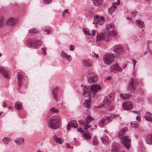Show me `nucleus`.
<instances>
[{
	"label": "nucleus",
	"mask_w": 152,
	"mask_h": 152,
	"mask_svg": "<svg viewBox=\"0 0 152 152\" xmlns=\"http://www.w3.org/2000/svg\"><path fill=\"white\" fill-rule=\"evenodd\" d=\"M126 127L123 128L121 130L118 134L119 137L122 139V142L125 146L127 149L129 148V146L131 143V140L130 138L127 136H123L125 132L127 130Z\"/></svg>",
	"instance_id": "1"
},
{
	"label": "nucleus",
	"mask_w": 152,
	"mask_h": 152,
	"mask_svg": "<svg viewBox=\"0 0 152 152\" xmlns=\"http://www.w3.org/2000/svg\"><path fill=\"white\" fill-rule=\"evenodd\" d=\"M59 118L57 116L50 118L48 121L49 127L54 129H57L59 126Z\"/></svg>",
	"instance_id": "2"
},
{
	"label": "nucleus",
	"mask_w": 152,
	"mask_h": 152,
	"mask_svg": "<svg viewBox=\"0 0 152 152\" xmlns=\"http://www.w3.org/2000/svg\"><path fill=\"white\" fill-rule=\"evenodd\" d=\"M83 91L82 93L83 96L85 97H87L88 98L85 100L84 103L83 104V105L85 107L88 108L90 105L91 102L90 95L88 92L89 89L86 87H84Z\"/></svg>",
	"instance_id": "3"
},
{
	"label": "nucleus",
	"mask_w": 152,
	"mask_h": 152,
	"mask_svg": "<svg viewBox=\"0 0 152 152\" xmlns=\"http://www.w3.org/2000/svg\"><path fill=\"white\" fill-rule=\"evenodd\" d=\"M42 42L40 40L36 42L34 41L33 39H29L27 40V46L30 48H36L42 44Z\"/></svg>",
	"instance_id": "4"
},
{
	"label": "nucleus",
	"mask_w": 152,
	"mask_h": 152,
	"mask_svg": "<svg viewBox=\"0 0 152 152\" xmlns=\"http://www.w3.org/2000/svg\"><path fill=\"white\" fill-rule=\"evenodd\" d=\"M114 58V56L112 54L107 53L103 57L104 62L106 64H110L113 61Z\"/></svg>",
	"instance_id": "5"
},
{
	"label": "nucleus",
	"mask_w": 152,
	"mask_h": 152,
	"mask_svg": "<svg viewBox=\"0 0 152 152\" xmlns=\"http://www.w3.org/2000/svg\"><path fill=\"white\" fill-rule=\"evenodd\" d=\"M110 38L107 36V34L104 33H97L96 36V41L99 42L103 40L108 42L110 41Z\"/></svg>",
	"instance_id": "6"
},
{
	"label": "nucleus",
	"mask_w": 152,
	"mask_h": 152,
	"mask_svg": "<svg viewBox=\"0 0 152 152\" xmlns=\"http://www.w3.org/2000/svg\"><path fill=\"white\" fill-rule=\"evenodd\" d=\"M95 24L100 25H102L104 22V18L103 17L96 15L94 17Z\"/></svg>",
	"instance_id": "7"
},
{
	"label": "nucleus",
	"mask_w": 152,
	"mask_h": 152,
	"mask_svg": "<svg viewBox=\"0 0 152 152\" xmlns=\"http://www.w3.org/2000/svg\"><path fill=\"white\" fill-rule=\"evenodd\" d=\"M122 107L123 109L124 110L131 109L133 108L132 104L130 101H126L123 104Z\"/></svg>",
	"instance_id": "8"
},
{
	"label": "nucleus",
	"mask_w": 152,
	"mask_h": 152,
	"mask_svg": "<svg viewBox=\"0 0 152 152\" xmlns=\"http://www.w3.org/2000/svg\"><path fill=\"white\" fill-rule=\"evenodd\" d=\"M111 120L110 117L104 116L99 122V125L100 127H102L104 125V123L107 124L109 122H111Z\"/></svg>",
	"instance_id": "9"
},
{
	"label": "nucleus",
	"mask_w": 152,
	"mask_h": 152,
	"mask_svg": "<svg viewBox=\"0 0 152 152\" xmlns=\"http://www.w3.org/2000/svg\"><path fill=\"white\" fill-rule=\"evenodd\" d=\"M113 50L114 52L118 54L124 51L123 48L121 45H117L114 46L113 47Z\"/></svg>",
	"instance_id": "10"
},
{
	"label": "nucleus",
	"mask_w": 152,
	"mask_h": 152,
	"mask_svg": "<svg viewBox=\"0 0 152 152\" xmlns=\"http://www.w3.org/2000/svg\"><path fill=\"white\" fill-rule=\"evenodd\" d=\"M123 69L122 68L119 66L117 64H115L112 65L111 66L110 69V71L111 72H115V71L120 72Z\"/></svg>",
	"instance_id": "11"
},
{
	"label": "nucleus",
	"mask_w": 152,
	"mask_h": 152,
	"mask_svg": "<svg viewBox=\"0 0 152 152\" xmlns=\"http://www.w3.org/2000/svg\"><path fill=\"white\" fill-rule=\"evenodd\" d=\"M91 88L94 94L95 95L98 91L101 89V87L97 84H94L92 85Z\"/></svg>",
	"instance_id": "12"
},
{
	"label": "nucleus",
	"mask_w": 152,
	"mask_h": 152,
	"mask_svg": "<svg viewBox=\"0 0 152 152\" xmlns=\"http://www.w3.org/2000/svg\"><path fill=\"white\" fill-rule=\"evenodd\" d=\"M117 34L116 31L114 28L112 30L110 31L106 34L107 36L110 38V41L112 37L115 36Z\"/></svg>",
	"instance_id": "13"
},
{
	"label": "nucleus",
	"mask_w": 152,
	"mask_h": 152,
	"mask_svg": "<svg viewBox=\"0 0 152 152\" xmlns=\"http://www.w3.org/2000/svg\"><path fill=\"white\" fill-rule=\"evenodd\" d=\"M77 126L78 125L76 121H75L73 120L71 121L68 123L67 126V130H69L71 127L77 128Z\"/></svg>",
	"instance_id": "14"
},
{
	"label": "nucleus",
	"mask_w": 152,
	"mask_h": 152,
	"mask_svg": "<svg viewBox=\"0 0 152 152\" xmlns=\"http://www.w3.org/2000/svg\"><path fill=\"white\" fill-rule=\"evenodd\" d=\"M18 85L20 87L22 84V82L24 80V76L21 72L18 73Z\"/></svg>",
	"instance_id": "15"
},
{
	"label": "nucleus",
	"mask_w": 152,
	"mask_h": 152,
	"mask_svg": "<svg viewBox=\"0 0 152 152\" xmlns=\"http://www.w3.org/2000/svg\"><path fill=\"white\" fill-rule=\"evenodd\" d=\"M113 98L110 95H108L106 97L104 98L103 101L104 103V105L107 104L109 105L110 104V102L113 100Z\"/></svg>",
	"instance_id": "16"
},
{
	"label": "nucleus",
	"mask_w": 152,
	"mask_h": 152,
	"mask_svg": "<svg viewBox=\"0 0 152 152\" xmlns=\"http://www.w3.org/2000/svg\"><path fill=\"white\" fill-rule=\"evenodd\" d=\"M0 73H1L3 76L6 78L8 79L10 77V75L8 72L1 67H0Z\"/></svg>",
	"instance_id": "17"
},
{
	"label": "nucleus",
	"mask_w": 152,
	"mask_h": 152,
	"mask_svg": "<svg viewBox=\"0 0 152 152\" xmlns=\"http://www.w3.org/2000/svg\"><path fill=\"white\" fill-rule=\"evenodd\" d=\"M16 22V20L13 17L10 18L7 21L6 24L9 26L13 25Z\"/></svg>",
	"instance_id": "18"
},
{
	"label": "nucleus",
	"mask_w": 152,
	"mask_h": 152,
	"mask_svg": "<svg viewBox=\"0 0 152 152\" xmlns=\"http://www.w3.org/2000/svg\"><path fill=\"white\" fill-rule=\"evenodd\" d=\"M135 80L133 78H132L131 81L129 85V88L131 91H133L135 88V86L134 85Z\"/></svg>",
	"instance_id": "19"
},
{
	"label": "nucleus",
	"mask_w": 152,
	"mask_h": 152,
	"mask_svg": "<svg viewBox=\"0 0 152 152\" xmlns=\"http://www.w3.org/2000/svg\"><path fill=\"white\" fill-rule=\"evenodd\" d=\"M114 28V27L113 24H109L107 25L106 26L105 33L107 34Z\"/></svg>",
	"instance_id": "20"
},
{
	"label": "nucleus",
	"mask_w": 152,
	"mask_h": 152,
	"mask_svg": "<svg viewBox=\"0 0 152 152\" xmlns=\"http://www.w3.org/2000/svg\"><path fill=\"white\" fill-rule=\"evenodd\" d=\"M146 120L150 121L152 122V113L148 112L146 113V115L144 116Z\"/></svg>",
	"instance_id": "21"
},
{
	"label": "nucleus",
	"mask_w": 152,
	"mask_h": 152,
	"mask_svg": "<svg viewBox=\"0 0 152 152\" xmlns=\"http://www.w3.org/2000/svg\"><path fill=\"white\" fill-rule=\"evenodd\" d=\"M145 141L147 144L152 145V134L147 136Z\"/></svg>",
	"instance_id": "22"
},
{
	"label": "nucleus",
	"mask_w": 152,
	"mask_h": 152,
	"mask_svg": "<svg viewBox=\"0 0 152 152\" xmlns=\"http://www.w3.org/2000/svg\"><path fill=\"white\" fill-rule=\"evenodd\" d=\"M97 77L96 75L94 76L88 78V81L89 83H95L97 80Z\"/></svg>",
	"instance_id": "23"
},
{
	"label": "nucleus",
	"mask_w": 152,
	"mask_h": 152,
	"mask_svg": "<svg viewBox=\"0 0 152 152\" xmlns=\"http://www.w3.org/2000/svg\"><path fill=\"white\" fill-rule=\"evenodd\" d=\"M101 141L104 144H107L108 142V138L107 136L104 135L101 138Z\"/></svg>",
	"instance_id": "24"
},
{
	"label": "nucleus",
	"mask_w": 152,
	"mask_h": 152,
	"mask_svg": "<svg viewBox=\"0 0 152 152\" xmlns=\"http://www.w3.org/2000/svg\"><path fill=\"white\" fill-rule=\"evenodd\" d=\"M120 96L121 98L123 99H129L131 96V95L129 94H120Z\"/></svg>",
	"instance_id": "25"
},
{
	"label": "nucleus",
	"mask_w": 152,
	"mask_h": 152,
	"mask_svg": "<svg viewBox=\"0 0 152 152\" xmlns=\"http://www.w3.org/2000/svg\"><path fill=\"white\" fill-rule=\"evenodd\" d=\"M24 141V139L22 137L18 138L15 142L18 145H20L23 143Z\"/></svg>",
	"instance_id": "26"
},
{
	"label": "nucleus",
	"mask_w": 152,
	"mask_h": 152,
	"mask_svg": "<svg viewBox=\"0 0 152 152\" xmlns=\"http://www.w3.org/2000/svg\"><path fill=\"white\" fill-rule=\"evenodd\" d=\"M136 23L140 28H143L144 27V22L140 20H136Z\"/></svg>",
	"instance_id": "27"
},
{
	"label": "nucleus",
	"mask_w": 152,
	"mask_h": 152,
	"mask_svg": "<svg viewBox=\"0 0 152 152\" xmlns=\"http://www.w3.org/2000/svg\"><path fill=\"white\" fill-rule=\"evenodd\" d=\"M94 5L96 6H99L102 3V0H92Z\"/></svg>",
	"instance_id": "28"
},
{
	"label": "nucleus",
	"mask_w": 152,
	"mask_h": 152,
	"mask_svg": "<svg viewBox=\"0 0 152 152\" xmlns=\"http://www.w3.org/2000/svg\"><path fill=\"white\" fill-rule=\"evenodd\" d=\"M15 107L18 110L22 109V103L19 102H17L15 103Z\"/></svg>",
	"instance_id": "29"
},
{
	"label": "nucleus",
	"mask_w": 152,
	"mask_h": 152,
	"mask_svg": "<svg viewBox=\"0 0 152 152\" xmlns=\"http://www.w3.org/2000/svg\"><path fill=\"white\" fill-rule=\"evenodd\" d=\"M58 91V88H56L52 91V93L53 95V98L55 99H56L57 97L56 94Z\"/></svg>",
	"instance_id": "30"
},
{
	"label": "nucleus",
	"mask_w": 152,
	"mask_h": 152,
	"mask_svg": "<svg viewBox=\"0 0 152 152\" xmlns=\"http://www.w3.org/2000/svg\"><path fill=\"white\" fill-rule=\"evenodd\" d=\"M93 145L94 146H97L98 144V141L96 137L94 136L92 140Z\"/></svg>",
	"instance_id": "31"
},
{
	"label": "nucleus",
	"mask_w": 152,
	"mask_h": 152,
	"mask_svg": "<svg viewBox=\"0 0 152 152\" xmlns=\"http://www.w3.org/2000/svg\"><path fill=\"white\" fill-rule=\"evenodd\" d=\"M11 140L10 138L4 137L2 139V141L4 144L7 145Z\"/></svg>",
	"instance_id": "32"
},
{
	"label": "nucleus",
	"mask_w": 152,
	"mask_h": 152,
	"mask_svg": "<svg viewBox=\"0 0 152 152\" xmlns=\"http://www.w3.org/2000/svg\"><path fill=\"white\" fill-rule=\"evenodd\" d=\"M82 30L84 34L86 35H90L91 33L89 31V30L88 28H83Z\"/></svg>",
	"instance_id": "33"
},
{
	"label": "nucleus",
	"mask_w": 152,
	"mask_h": 152,
	"mask_svg": "<svg viewBox=\"0 0 152 152\" xmlns=\"http://www.w3.org/2000/svg\"><path fill=\"white\" fill-rule=\"evenodd\" d=\"M94 120V118L92 117L90 115H88L86 118V123L88 124L90 122Z\"/></svg>",
	"instance_id": "34"
},
{
	"label": "nucleus",
	"mask_w": 152,
	"mask_h": 152,
	"mask_svg": "<svg viewBox=\"0 0 152 152\" xmlns=\"http://www.w3.org/2000/svg\"><path fill=\"white\" fill-rule=\"evenodd\" d=\"M116 7H117L116 6H112L109 8L108 10V12L110 14H111L115 10Z\"/></svg>",
	"instance_id": "35"
},
{
	"label": "nucleus",
	"mask_w": 152,
	"mask_h": 152,
	"mask_svg": "<svg viewBox=\"0 0 152 152\" xmlns=\"http://www.w3.org/2000/svg\"><path fill=\"white\" fill-rule=\"evenodd\" d=\"M28 33L32 34L33 33H37L38 32V31L36 30V29L35 28H33L30 29L28 31Z\"/></svg>",
	"instance_id": "36"
},
{
	"label": "nucleus",
	"mask_w": 152,
	"mask_h": 152,
	"mask_svg": "<svg viewBox=\"0 0 152 152\" xmlns=\"http://www.w3.org/2000/svg\"><path fill=\"white\" fill-rule=\"evenodd\" d=\"M119 150V148L115 146H113L111 148L112 152H118Z\"/></svg>",
	"instance_id": "37"
},
{
	"label": "nucleus",
	"mask_w": 152,
	"mask_h": 152,
	"mask_svg": "<svg viewBox=\"0 0 152 152\" xmlns=\"http://www.w3.org/2000/svg\"><path fill=\"white\" fill-rule=\"evenodd\" d=\"M119 115V114L114 115L111 114L110 116H107V117H110L111 119V121L113 120V118H115L118 117Z\"/></svg>",
	"instance_id": "38"
},
{
	"label": "nucleus",
	"mask_w": 152,
	"mask_h": 152,
	"mask_svg": "<svg viewBox=\"0 0 152 152\" xmlns=\"http://www.w3.org/2000/svg\"><path fill=\"white\" fill-rule=\"evenodd\" d=\"M82 63L84 65L87 67H90L91 66L90 64L85 60L83 61Z\"/></svg>",
	"instance_id": "39"
},
{
	"label": "nucleus",
	"mask_w": 152,
	"mask_h": 152,
	"mask_svg": "<svg viewBox=\"0 0 152 152\" xmlns=\"http://www.w3.org/2000/svg\"><path fill=\"white\" fill-rule=\"evenodd\" d=\"M130 124L132 128H136L137 127V124L136 123L132 121L130 123Z\"/></svg>",
	"instance_id": "40"
},
{
	"label": "nucleus",
	"mask_w": 152,
	"mask_h": 152,
	"mask_svg": "<svg viewBox=\"0 0 152 152\" xmlns=\"http://www.w3.org/2000/svg\"><path fill=\"white\" fill-rule=\"evenodd\" d=\"M41 50L42 51V54L44 55H45L46 54V48L44 46L42 48Z\"/></svg>",
	"instance_id": "41"
},
{
	"label": "nucleus",
	"mask_w": 152,
	"mask_h": 152,
	"mask_svg": "<svg viewBox=\"0 0 152 152\" xmlns=\"http://www.w3.org/2000/svg\"><path fill=\"white\" fill-rule=\"evenodd\" d=\"M67 55L63 50L61 52L60 55L62 58H66Z\"/></svg>",
	"instance_id": "42"
},
{
	"label": "nucleus",
	"mask_w": 152,
	"mask_h": 152,
	"mask_svg": "<svg viewBox=\"0 0 152 152\" xmlns=\"http://www.w3.org/2000/svg\"><path fill=\"white\" fill-rule=\"evenodd\" d=\"M50 110L53 113H57L58 112L57 110L55 109L54 107L52 108Z\"/></svg>",
	"instance_id": "43"
},
{
	"label": "nucleus",
	"mask_w": 152,
	"mask_h": 152,
	"mask_svg": "<svg viewBox=\"0 0 152 152\" xmlns=\"http://www.w3.org/2000/svg\"><path fill=\"white\" fill-rule=\"evenodd\" d=\"M84 137L87 140H89L91 138L90 136L87 133H85L84 134Z\"/></svg>",
	"instance_id": "44"
},
{
	"label": "nucleus",
	"mask_w": 152,
	"mask_h": 152,
	"mask_svg": "<svg viewBox=\"0 0 152 152\" xmlns=\"http://www.w3.org/2000/svg\"><path fill=\"white\" fill-rule=\"evenodd\" d=\"M56 142L57 143H58L59 144H62L63 142V140L61 138H58L57 140L56 141Z\"/></svg>",
	"instance_id": "45"
},
{
	"label": "nucleus",
	"mask_w": 152,
	"mask_h": 152,
	"mask_svg": "<svg viewBox=\"0 0 152 152\" xmlns=\"http://www.w3.org/2000/svg\"><path fill=\"white\" fill-rule=\"evenodd\" d=\"M45 31L47 32V34H51V30L49 28L45 29Z\"/></svg>",
	"instance_id": "46"
},
{
	"label": "nucleus",
	"mask_w": 152,
	"mask_h": 152,
	"mask_svg": "<svg viewBox=\"0 0 152 152\" xmlns=\"http://www.w3.org/2000/svg\"><path fill=\"white\" fill-rule=\"evenodd\" d=\"M52 1V0H44L43 1L44 3L46 4H49Z\"/></svg>",
	"instance_id": "47"
},
{
	"label": "nucleus",
	"mask_w": 152,
	"mask_h": 152,
	"mask_svg": "<svg viewBox=\"0 0 152 152\" xmlns=\"http://www.w3.org/2000/svg\"><path fill=\"white\" fill-rule=\"evenodd\" d=\"M65 58H66L67 61H71L72 60V58L71 57V56L68 55Z\"/></svg>",
	"instance_id": "48"
},
{
	"label": "nucleus",
	"mask_w": 152,
	"mask_h": 152,
	"mask_svg": "<svg viewBox=\"0 0 152 152\" xmlns=\"http://www.w3.org/2000/svg\"><path fill=\"white\" fill-rule=\"evenodd\" d=\"M4 23V20L3 18H0V28L1 27Z\"/></svg>",
	"instance_id": "49"
},
{
	"label": "nucleus",
	"mask_w": 152,
	"mask_h": 152,
	"mask_svg": "<svg viewBox=\"0 0 152 152\" xmlns=\"http://www.w3.org/2000/svg\"><path fill=\"white\" fill-rule=\"evenodd\" d=\"M69 48L70 51H73L74 50V46L72 45H70L69 46Z\"/></svg>",
	"instance_id": "50"
},
{
	"label": "nucleus",
	"mask_w": 152,
	"mask_h": 152,
	"mask_svg": "<svg viewBox=\"0 0 152 152\" xmlns=\"http://www.w3.org/2000/svg\"><path fill=\"white\" fill-rule=\"evenodd\" d=\"M78 123L80 124L83 125H84V122L82 120H79L78 121Z\"/></svg>",
	"instance_id": "51"
},
{
	"label": "nucleus",
	"mask_w": 152,
	"mask_h": 152,
	"mask_svg": "<svg viewBox=\"0 0 152 152\" xmlns=\"http://www.w3.org/2000/svg\"><path fill=\"white\" fill-rule=\"evenodd\" d=\"M120 4L119 1L116 2H115L113 3L112 6H116V5H118V4Z\"/></svg>",
	"instance_id": "52"
},
{
	"label": "nucleus",
	"mask_w": 152,
	"mask_h": 152,
	"mask_svg": "<svg viewBox=\"0 0 152 152\" xmlns=\"http://www.w3.org/2000/svg\"><path fill=\"white\" fill-rule=\"evenodd\" d=\"M132 61H133V65H134V67H133V68H134V69L135 67V65H136V64L137 63V61L134 60H132Z\"/></svg>",
	"instance_id": "53"
},
{
	"label": "nucleus",
	"mask_w": 152,
	"mask_h": 152,
	"mask_svg": "<svg viewBox=\"0 0 152 152\" xmlns=\"http://www.w3.org/2000/svg\"><path fill=\"white\" fill-rule=\"evenodd\" d=\"M91 127L90 125H86L84 127V129L86 130H87L88 128H89Z\"/></svg>",
	"instance_id": "54"
},
{
	"label": "nucleus",
	"mask_w": 152,
	"mask_h": 152,
	"mask_svg": "<svg viewBox=\"0 0 152 152\" xmlns=\"http://www.w3.org/2000/svg\"><path fill=\"white\" fill-rule=\"evenodd\" d=\"M96 32V30H92V36H95V35Z\"/></svg>",
	"instance_id": "55"
},
{
	"label": "nucleus",
	"mask_w": 152,
	"mask_h": 152,
	"mask_svg": "<svg viewBox=\"0 0 152 152\" xmlns=\"http://www.w3.org/2000/svg\"><path fill=\"white\" fill-rule=\"evenodd\" d=\"M137 12L136 11H134L132 13V14L134 17H135L137 14Z\"/></svg>",
	"instance_id": "56"
},
{
	"label": "nucleus",
	"mask_w": 152,
	"mask_h": 152,
	"mask_svg": "<svg viewBox=\"0 0 152 152\" xmlns=\"http://www.w3.org/2000/svg\"><path fill=\"white\" fill-rule=\"evenodd\" d=\"M136 119L138 121H140V118L139 116H137L136 117Z\"/></svg>",
	"instance_id": "57"
},
{
	"label": "nucleus",
	"mask_w": 152,
	"mask_h": 152,
	"mask_svg": "<svg viewBox=\"0 0 152 152\" xmlns=\"http://www.w3.org/2000/svg\"><path fill=\"white\" fill-rule=\"evenodd\" d=\"M114 106L113 105H112L110 107L109 110H112L114 109Z\"/></svg>",
	"instance_id": "58"
},
{
	"label": "nucleus",
	"mask_w": 152,
	"mask_h": 152,
	"mask_svg": "<svg viewBox=\"0 0 152 152\" xmlns=\"http://www.w3.org/2000/svg\"><path fill=\"white\" fill-rule=\"evenodd\" d=\"M58 138L57 137V136L56 135H54L53 137V139L55 140L56 141L57 140V139H58Z\"/></svg>",
	"instance_id": "59"
},
{
	"label": "nucleus",
	"mask_w": 152,
	"mask_h": 152,
	"mask_svg": "<svg viewBox=\"0 0 152 152\" xmlns=\"http://www.w3.org/2000/svg\"><path fill=\"white\" fill-rule=\"evenodd\" d=\"M93 53L94 54V56L96 58H97L99 57V56L97 54L95 53L94 52H93Z\"/></svg>",
	"instance_id": "60"
},
{
	"label": "nucleus",
	"mask_w": 152,
	"mask_h": 152,
	"mask_svg": "<svg viewBox=\"0 0 152 152\" xmlns=\"http://www.w3.org/2000/svg\"><path fill=\"white\" fill-rule=\"evenodd\" d=\"M77 130H78V131L80 132H82L83 131L81 129V128H78L77 129Z\"/></svg>",
	"instance_id": "61"
},
{
	"label": "nucleus",
	"mask_w": 152,
	"mask_h": 152,
	"mask_svg": "<svg viewBox=\"0 0 152 152\" xmlns=\"http://www.w3.org/2000/svg\"><path fill=\"white\" fill-rule=\"evenodd\" d=\"M68 10L67 9H65V10H64V12H65L66 13H68Z\"/></svg>",
	"instance_id": "62"
},
{
	"label": "nucleus",
	"mask_w": 152,
	"mask_h": 152,
	"mask_svg": "<svg viewBox=\"0 0 152 152\" xmlns=\"http://www.w3.org/2000/svg\"><path fill=\"white\" fill-rule=\"evenodd\" d=\"M132 112L133 113H137L138 114H139L140 113L139 112H136V111H133Z\"/></svg>",
	"instance_id": "63"
},
{
	"label": "nucleus",
	"mask_w": 152,
	"mask_h": 152,
	"mask_svg": "<svg viewBox=\"0 0 152 152\" xmlns=\"http://www.w3.org/2000/svg\"><path fill=\"white\" fill-rule=\"evenodd\" d=\"M61 15L63 17L65 16V13L64 12L62 13Z\"/></svg>",
	"instance_id": "64"
}]
</instances>
